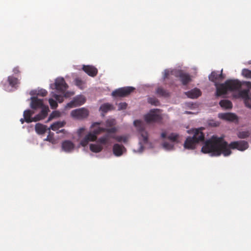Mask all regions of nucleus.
I'll return each instance as SVG.
<instances>
[{"instance_id": "1", "label": "nucleus", "mask_w": 251, "mask_h": 251, "mask_svg": "<svg viewBox=\"0 0 251 251\" xmlns=\"http://www.w3.org/2000/svg\"><path fill=\"white\" fill-rule=\"evenodd\" d=\"M248 147V143L244 140L233 141L228 144L224 137L213 135L205 142L201 148V151L204 153H211L212 156H219L222 154L227 156L231 154L230 149L244 151Z\"/></svg>"}, {"instance_id": "2", "label": "nucleus", "mask_w": 251, "mask_h": 251, "mask_svg": "<svg viewBox=\"0 0 251 251\" xmlns=\"http://www.w3.org/2000/svg\"><path fill=\"white\" fill-rule=\"evenodd\" d=\"M216 95L217 96L226 94L227 92H238V96L245 100L247 106L251 108L249 105V95H251V82L249 81H240L238 79H228L225 83H216Z\"/></svg>"}, {"instance_id": "3", "label": "nucleus", "mask_w": 251, "mask_h": 251, "mask_svg": "<svg viewBox=\"0 0 251 251\" xmlns=\"http://www.w3.org/2000/svg\"><path fill=\"white\" fill-rule=\"evenodd\" d=\"M204 140V134L201 129H196L192 137L189 136L186 138L184 143V147L187 149L193 150L195 149L198 143Z\"/></svg>"}, {"instance_id": "4", "label": "nucleus", "mask_w": 251, "mask_h": 251, "mask_svg": "<svg viewBox=\"0 0 251 251\" xmlns=\"http://www.w3.org/2000/svg\"><path fill=\"white\" fill-rule=\"evenodd\" d=\"M134 125L140 135V140H142L144 143H147L148 141V133L145 130L144 123L141 120H136L134 121Z\"/></svg>"}, {"instance_id": "5", "label": "nucleus", "mask_w": 251, "mask_h": 251, "mask_svg": "<svg viewBox=\"0 0 251 251\" xmlns=\"http://www.w3.org/2000/svg\"><path fill=\"white\" fill-rule=\"evenodd\" d=\"M134 90V88L132 87H123L114 91L112 95L114 97H124L129 95Z\"/></svg>"}, {"instance_id": "6", "label": "nucleus", "mask_w": 251, "mask_h": 251, "mask_svg": "<svg viewBox=\"0 0 251 251\" xmlns=\"http://www.w3.org/2000/svg\"><path fill=\"white\" fill-rule=\"evenodd\" d=\"M71 115L75 119L82 120L87 117L89 111L85 108H81L73 110L72 111Z\"/></svg>"}, {"instance_id": "7", "label": "nucleus", "mask_w": 251, "mask_h": 251, "mask_svg": "<svg viewBox=\"0 0 251 251\" xmlns=\"http://www.w3.org/2000/svg\"><path fill=\"white\" fill-rule=\"evenodd\" d=\"M174 75L176 77L179 78L180 81L183 85H186L191 81V78L190 75L188 73H184L182 70L175 71Z\"/></svg>"}, {"instance_id": "8", "label": "nucleus", "mask_w": 251, "mask_h": 251, "mask_svg": "<svg viewBox=\"0 0 251 251\" xmlns=\"http://www.w3.org/2000/svg\"><path fill=\"white\" fill-rule=\"evenodd\" d=\"M55 88L58 91L64 93L68 88V85L66 83L63 77H58L55 79L54 82Z\"/></svg>"}, {"instance_id": "9", "label": "nucleus", "mask_w": 251, "mask_h": 251, "mask_svg": "<svg viewBox=\"0 0 251 251\" xmlns=\"http://www.w3.org/2000/svg\"><path fill=\"white\" fill-rule=\"evenodd\" d=\"M144 119L146 123H151L160 121L161 120V117L159 114L151 111L150 113H148L144 116Z\"/></svg>"}, {"instance_id": "10", "label": "nucleus", "mask_w": 251, "mask_h": 251, "mask_svg": "<svg viewBox=\"0 0 251 251\" xmlns=\"http://www.w3.org/2000/svg\"><path fill=\"white\" fill-rule=\"evenodd\" d=\"M85 102V99L82 96L75 97L73 100L68 103L67 107L72 108L75 106L81 105Z\"/></svg>"}, {"instance_id": "11", "label": "nucleus", "mask_w": 251, "mask_h": 251, "mask_svg": "<svg viewBox=\"0 0 251 251\" xmlns=\"http://www.w3.org/2000/svg\"><path fill=\"white\" fill-rule=\"evenodd\" d=\"M82 70L89 76L95 77L98 74V69L93 66L83 65Z\"/></svg>"}, {"instance_id": "12", "label": "nucleus", "mask_w": 251, "mask_h": 251, "mask_svg": "<svg viewBox=\"0 0 251 251\" xmlns=\"http://www.w3.org/2000/svg\"><path fill=\"white\" fill-rule=\"evenodd\" d=\"M31 101L30 106L32 109L41 108L44 106L43 100L39 99L37 97H31Z\"/></svg>"}, {"instance_id": "13", "label": "nucleus", "mask_w": 251, "mask_h": 251, "mask_svg": "<svg viewBox=\"0 0 251 251\" xmlns=\"http://www.w3.org/2000/svg\"><path fill=\"white\" fill-rule=\"evenodd\" d=\"M61 148L63 151L70 152L75 149V144L70 140H65L62 143Z\"/></svg>"}, {"instance_id": "14", "label": "nucleus", "mask_w": 251, "mask_h": 251, "mask_svg": "<svg viewBox=\"0 0 251 251\" xmlns=\"http://www.w3.org/2000/svg\"><path fill=\"white\" fill-rule=\"evenodd\" d=\"M223 70L221 71L220 74H218L217 72L213 71L211 74L209 75V79L210 81L215 82V85L216 86V83H217V81L222 80L224 78V76L222 74Z\"/></svg>"}, {"instance_id": "15", "label": "nucleus", "mask_w": 251, "mask_h": 251, "mask_svg": "<svg viewBox=\"0 0 251 251\" xmlns=\"http://www.w3.org/2000/svg\"><path fill=\"white\" fill-rule=\"evenodd\" d=\"M97 138L96 135L93 132V133H89L81 141L80 144L84 147L88 144L89 142L94 141Z\"/></svg>"}, {"instance_id": "16", "label": "nucleus", "mask_w": 251, "mask_h": 251, "mask_svg": "<svg viewBox=\"0 0 251 251\" xmlns=\"http://www.w3.org/2000/svg\"><path fill=\"white\" fill-rule=\"evenodd\" d=\"M126 151V148L122 145L115 144L113 145V152L114 154L116 156H121Z\"/></svg>"}, {"instance_id": "17", "label": "nucleus", "mask_w": 251, "mask_h": 251, "mask_svg": "<svg viewBox=\"0 0 251 251\" xmlns=\"http://www.w3.org/2000/svg\"><path fill=\"white\" fill-rule=\"evenodd\" d=\"M117 130V129L116 127H112L111 128H104L103 127H97L96 128H95L93 130V132L97 135L99 134H100L101 132H106L108 133H115Z\"/></svg>"}, {"instance_id": "18", "label": "nucleus", "mask_w": 251, "mask_h": 251, "mask_svg": "<svg viewBox=\"0 0 251 251\" xmlns=\"http://www.w3.org/2000/svg\"><path fill=\"white\" fill-rule=\"evenodd\" d=\"M42 110L41 112L35 116V121H38L44 119L48 115V111H49V107L46 106H44L41 107Z\"/></svg>"}, {"instance_id": "19", "label": "nucleus", "mask_w": 251, "mask_h": 251, "mask_svg": "<svg viewBox=\"0 0 251 251\" xmlns=\"http://www.w3.org/2000/svg\"><path fill=\"white\" fill-rule=\"evenodd\" d=\"M219 117L222 119L229 121H233L237 119L236 115L231 113H220L219 114Z\"/></svg>"}, {"instance_id": "20", "label": "nucleus", "mask_w": 251, "mask_h": 251, "mask_svg": "<svg viewBox=\"0 0 251 251\" xmlns=\"http://www.w3.org/2000/svg\"><path fill=\"white\" fill-rule=\"evenodd\" d=\"M201 94V91L198 88H195L186 92L187 97L191 99H196L200 96Z\"/></svg>"}, {"instance_id": "21", "label": "nucleus", "mask_w": 251, "mask_h": 251, "mask_svg": "<svg viewBox=\"0 0 251 251\" xmlns=\"http://www.w3.org/2000/svg\"><path fill=\"white\" fill-rule=\"evenodd\" d=\"M35 129L36 132L38 134H44L47 130V126L43 124L38 123L35 126Z\"/></svg>"}, {"instance_id": "22", "label": "nucleus", "mask_w": 251, "mask_h": 251, "mask_svg": "<svg viewBox=\"0 0 251 251\" xmlns=\"http://www.w3.org/2000/svg\"><path fill=\"white\" fill-rule=\"evenodd\" d=\"M33 113L30 110H25L24 112V117L25 119V122L27 123H31L32 122H36L34 121L35 117L34 118H31V116Z\"/></svg>"}, {"instance_id": "23", "label": "nucleus", "mask_w": 251, "mask_h": 251, "mask_svg": "<svg viewBox=\"0 0 251 251\" xmlns=\"http://www.w3.org/2000/svg\"><path fill=\"white\" fill-rule=\"evenodd\" d=\"M66 123L65 122H57L54 123L50 126V128L48 129L50 130V129H52V130L56 131L59 128L63 127Z\"/></svg>"}, {"instance_id": "24", "label": "nucleus", "mask_w": 251, "mask_h": 251, "mask_svg": "<svg viewBox=\"0 0 251 251\" xmlns=\"http://www.w3.org/2000/svg\"><path fill=\"white\" fill-rule=\"evenodd\" d=\"M7 81L9 84L12 87H16V85L20 83L19 79L13 76H9L7 78Z\"/></svg>"}, {"instance_id": "25", "label": "nucleus", "mask_w": 251, "mask_h": 251, "mask_svg": "<svg viewBox=\"0 0 251 251\" xmlns=\"http://www.w3.org/2000/svg\"><path fill=\"white\" fill-rule=\"evenodd\" d=\"M103 149V147L99 144H91L90 145V150L94 152H100Z\"/></svg>"}, {"instance_id": "26", "label": "nucleus", "mask_w": 251, "mask_h": 251, "mask_svg": "<svg viewBox=\"0 0 251 251\" xmlns=\"http://www.w3.org/2000/svg\"><path fill=\"white\" fill-rule=\"evenodd\" d=\"M219 104L222 107L226 109H230L232 107V102L230 100H221Z\"/></svg>"}, {"instance_id": "27", "label": "nucleus", "mask_w": 251, "mask_h": 251, "mask_svg": "<svg viewBox=\"0 0 251 251\" xmlns=\"http://www.w3.org/2000/svg\"><path fill=\"white\" fill-rule=\"evenodd\" d=\"M156 93L162 97H168L170 96L169 92L161 87H159L156 90Z\"/></svg>"}, {"instance_id": "28", "label": "nucleus", "mask_w": 251, "mask_h": 251, "mask_svg": "<svg viewBox=\"0 0 251 251\" xmlns=\"http://www.w3.org/2000/svg\"><path fill=\"white\" fill-rule=\"evenodd\" d=\"M112 109V105L108 103L103 104L100 107V110L104 113H106Z\"/></svg>"}, {"instance_id": "29", "label": "nucleus", "mask_w": 251, "mask_h": 251, "mask_svg": "<svg viewBox=\"0 0 251 251\" xmlns=\"http://www.w3.org/2000/svg\"><path fill=\"white\" fill-rule=\"evenodd\" d=\"M68 93H66L64 94V96H62L60 95H57V94H53L52 96L53 97H54L56 100L58 101L59 102L61 103L64 100V97H69V95H68Z\"/></svg>"}, {"instance_id": "30", "label": "nucleus", "mask_w": 251, "mask_h": 251, "mask_svg": "<svg viewBox=\"0 0 251 251\" xmlns=\"http://www.w3.org/2000/svg\"><path fill=\"white\" fill-rule=\"evenodd\" d=\"M116 124L115 120L114 119L107 120L105 122V126L106 127L105 128H111L112 127H115L114 126Z\"/></svg>"}, {"instance_id": "31", "label": "nucleus", "mask_w": 251, "mask_h": 251, "mask_svg": "<svg viewBox=\"0 0 251 251\" xmlns=\"http://www.w3.org/2000/svg\"><path fill=\"white\" fill-rule=\"evenodd\" d=\"M75 85L77 86L78 87H79L80 89H83L85 82L83 81H82L80 78H76L75 79Z\"/></svg>"}, {"instance_id": "32", "label": "nucleus", "mask_w": 251, "mask_h": 251, "mask_svg": "<svg viewBox=\"0 0 251 251\" xmlns=\"http://www.w3.org/2000/svg\"><path fill=\"white\" fill-rule=\"evenodd\" d=\"M113 138L119 142L126 143L128 141V138L126 136H116L113 137Z\"/></svg>"}, {"instance_id": "33", "label": "nucleus", "mask_w": 251, "mask_h": 251, "mask_svg": "<svg viewBox=\"0 0 251 251\" xmlns=\"http://www.w3.org/2000/svg\"><path fill=\"white\" fill-rule=\"evenodd\" d=\"M149 103L155 106H158L160 104L159 101L157 99L154 97L149 98L148 100Z\"/></svg>"}, {"instance_id": "34", "label": "nucleus", "mask_w": 251, "mask_h": 251, "mask_svg": "<svg viewBox=\"0 0 251 251\" xmlns=\"http://www.w3.org/2000/svg\"><path fill=\"white\" fill-rule=\"evenodd\" d=\"M250 133L248 131H240L238 133V137L240 139H245L248 137Z\"/></svg>"}, {"instance_id": "35", "label": "nucleus", "mask_w": 251, "mask_h": 251, "mask_svg": "<svg viewBox=\"0 0 251 251\" xmlns=\"http://www.w3.org/2000/svg\"><path fill=\"white\" fill-rule=\"evenodd\" d=\"M242 75L245 77L251 78V71L249 69H243L242 71Z\"/></svg>"}, {"instance_id": "36", "label": "nucleus", "mask_w": 251, "mask_h": 251, "mask_svg": "<svg viewBox=\"0 0 251 251\" xmlns=\"http://www.w3.org/2000/svg\"><path fill=\"white\" fill-rule=\"evenodd\" d=\"M45 141H49L52 144H55V140L53 137V133H51V132L49 131V134L47 136V138L45 139Z\"/></svg>"}, {"instance_id": "37", "label": "nucleus", "mask_w": 251, "mask_h": 251, "mask_svg": "<svg viewBox=\"0 0 251 251\" xmlns=\"http://www.w3.org/2000/svg\"><path fill=\"white\" fill-rule=\"evenodd\" d=\"M178 137V134L172 133L168 136V138L172 142H177Z\"/></svg>"}, {"instance_id": "38", "label": "nucleus", "mask_w": 251, "mask_h": 251, "mask_svg": "<svg viewBox=\"0 0 251 251\" xmlns=\"http://www.w3.org/2000/svg\"><path fill=\"white\" fill-rule=\"evenodd\" d=\"M108 135H105L102 137L98 139V142L101 144L106 145L108 143Z\"/></svg>"}, {"instance_id": "39", "label": "nucleus", "mask_w": 251, "mask_h": 251, "mask_svg": "<svg viewBox=\"0 0 251 251\" xmlns=\"http://www.w3.org/2000/svg\"><path fill=\"white\" fill-rule=\"evenodd\" d=\"M49 103L52 109H55L57 108L58 104L56 100H54L52 99H50L49 100Z\"/></svg>"}, {"instance_id": "40", "label": "nucleus", "mask_w": 251, "mask_h": 251, "mask_svg": "<svg viewBox=\"0 0 251 251\" xmlns=\"http://www.w3.org/2000/svg\"><path fill=\"white\" fill-rule=\"evenodd\" d=\"M47 94L48 92L46 90L42 89L38 91L37 95L38 96L45 97L47 95Z\"/></svg>"}, {"instance_id": "41", "label": "nucleus", "mask_w": 251, "mask_h": 251, "mask_svg": "<svg viewBox=\"0 0 251 251\" xmlns=\"http://www.w3.org/2000/svg\"><path fill=\"white\" fill-rule=\"evenodd\" d=\"M163 146L164 148L167 150H171L173 148V145L166 142L163 143Z\"/></svg>"}, {"instance_id": "42", "label": "nucleus", "mask_w": 251, "mask_h": 251, "mask_svg": "<svg viewBox=\"0 0 251 251\" xmlns=\"http://www.w3.org/2000/svg\"><path fill=\"white\" fill-rule=\"evenodd\" d=\"M127 107V104L126 102H121L119 104L118 108L119 110L125 109Z\"/></svg>"}, {"instance_id": "43", "label": "nucleus", "mask_w": 251, "mask_h": 251, "mask_svg": "<svg viewBox=\"0 0 251 251\" xmlns=\"http://www.w3.org/2000/svg\"><path fill=\"white\" fill-rule=\"evenodd\" d=\"M169 74H170L169 71L168 70H165L164 71V76H163L164 79L167 78L168 77V76L169 75Z\"/></svg>"}, {"instance_id": "44", "label": "nucleus", "mask_w": 251, "mask_h": 251, "mask_svg": "<svg viewBox=\"0 0 251 251\" xmlns=\"http://www.w3.org/2000/svg\"><path fill=\"white\" fill-rule=\"evenodd\" d=\"M13 73H14L15 74H19V73H20V70H19V67H15V68L13 69Z\"/></svg>"}, {"instance_id": "45", "label": "nucleus", "mask_w": 251, "mask_h": 251, "mask_svg": "<svg viewBox=\"0 0 251 251\" xmlns=\"http://www.w3.org/2000/svg\"><path fill=\"white\" fill-rule=\"evenodd\" d=\"M100 124V123L96 122V123H94L92 125V126L93 127H97V126H99Z\"/></svg>"}, {"instance_id": "46", "label": "nucleus", "mask_w": 251, "mask_h": 251, "mask_svg": "<svg viewBox=\"0 0 251 251\" xmlns=\"http://www.w3.org/2000/svg\"><path fill=\"white\" fill-rule=\"evenodd\" d=\"M166 135H167V134L165 132H162L161 134V137L162 138H165L166 137Z\"/></svg>"}, {"instance_id": "47", "label": "nucleus", "mask_w": 251, "mask_h": 251, "mask_svg": "<svg viewBox=\"0 0 251 251\" xmlns=\"http://www.w3.org/2000/svg\"><path fill=\"white\" fill-rule=\"evenodd\" d=\"M53 114H54V112L52 113L50 115V117H49V118L48 121H50V120H51L53 118V117H54V116L53 115Z\"/></svg>"}, {"instance_id": "48", "label": "nucleus", "mask_w": 251, "mask_h": 251, "mask_svg": "<svg viewBox=\"0 0 251 251\" xmlns=\"http://www.w3.org/2000/svg\"><path fill=\"white\" fill-rule=\"evenodd\" d=\"M65 129H61V130H59L57 132V133H60V132H63V133H64L65 132Z\"/></svg>"}, {"instance_id": "49", "label": "nucleus", "mask_w": 251, "mask_h": 251, "mask_svg": "<svg viewBox=\"0 0 251 251\" xmlns=\"http://www.w3.org/2000/svg\"><path fill=\"white\" fill-rule=\"evenodd\" d=\"M140 150L139 151L140 152H141L143 149V146L140 143Z\"/></svg>"}, {"instance_id": "50", "label": "nucleus", "mask_w": 251, "mask_h": 251, "mask_svg": "<svg viewBox=\"0 0 251 251\" xmlns=\"http://www.w3.org/2000/svg\"><path fill=\"white\" fill-rule=\"evenodd\" d=\"M20 121H21V123H22V124H24V122H25V118H24V119H22H22H21Z\"/></svg>"}, {"instance_id": "51", "label": "nucleus", "mask_w": 251, "mask_h": 251, "mask_svg": "<svg viewBox=\"0 0 251 251\" xmlns=\"http://www.w3.org/2000/svg\"><path fill=\"white\" fill-rule=\"evenodd\" d=\"M84 130V129L83 128H80L79 129V133H80V132L82 131H83Z\"/></svg>"}, {"instance_id": "52", "label": "nucleus", "mask_w": 251, "mask_h": 251, "mask_svg": "<svg viewBox=\"0 0 251 251\" xmlns=\"http://www.w3.org/2000/svg\"><path fill=\"white\" fill-rule=\"evenodd\" d=\"M186 113H187V114H190V113H191V112H188V111H186Z\"/></svg>"}]
</instances>
